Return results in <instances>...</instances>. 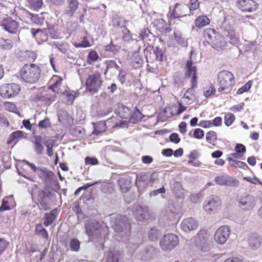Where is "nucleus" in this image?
I'll list each match as a JSON object with an SVG mask.
<instances>
[{"label": "nucleus", "instance_id": "f257e3e1", "mask_svg": "<svg viewBox=\"0 0 262 262\" xmlns=\"http://www.w3.org/2000/svg\"><path fill=\"white\" fill-rule=\"evenodd\" d=\"M111 225L115 233L116 239L126 242L130 235L131 226L128 219L119 214H113L110 216Z\"/></svg>", "mask_w": 262, "mask_h": 262}, {"label": "nucleus", "instance_id": "f03ea898", "mask_svg": "<svg viewBox=\"0 0 262 262\" xmlns=\"http://www.w3.org/2000/svg\"><path fill=\"white\" fill-rule=\"evenodd\" d=\"M40 74V68L34 63L25 64L19 72L21 79L31 84L36 83L39 80Z\"/></svg>", "mask_w": 262, "mask_h": 262}, {"label": "nucleus", "instance_id": "7ed1b4c3", "mask_svg": "<svg viewBox=\"0 0 262 262\" xmlns=\"http://www.w3.org/2000/svg\"><path fill=\"white\" fill-rule=\"evenodd\" d=\"M218 91L229 93L234 83V76L228 71H222L218 74Z\"/></svg>", "mask_w": 262, "mask_h": 262}, {"label": "nucleus", "instance_id": "20e7f679", "mask_svg": "<svg viewBox=\"0 0 262 262\" xmlns=\"http://www.w3.org/2000/svg\"><path fill=\"white\" fill-rule=\"evenodd\" d=\"M85 233L89 236L90 241L100 237L107 231V228L106 227L103 228L99 223L95 220L88 221L85 224Z\"/></svg>", "mask_w": 262, "mask_h": 262}, {"label": "nucleus", "instance_id": "39448f33", "mask_svg": "<svg viewBox=\"0 0 262 262\" xmlns=\"http://www.w3.org/2000/svg\"><path fill=\"white\" fill-rule=\"evenodd\" d=\"M196 247L203 252H208L210 249V234L205 229H201L195 238Z\"/></svg>", "mask_w": 262, "mask_h": 262}, {"label": "nucleus", "instance_id": "423d86ee", "mask_svg": "<svg viewBox=\"0 0 262 262\" xmlns=\"http://www.w3.org/2000/svg\"><path fill=\"white\" fill-rule=\"evenodd\" d=\"M179 244V238L173 233L164 235L160 240L159 246L161 250L165 252L170 251Z\"/></svg>", "mask_w": 262, "mask_h": 262}, {"label": "nucleus", "instance_id": "0eeeda50", "mask_svg": "<svg viewBox=\"0 0 262 262\" xmlns=\"http://www.w3.org/2000/svg\"><path fill=\"white\" fill-rule=\"evenodd\" d=\"M32 198H36L40 204V207L44 210H47L49 209V197L50 192L47 191L46 190H37L33 189L31 193Z\"/></svg>", "mask_w": 262, "mask_h": 262}, {"label": "nucleus", "instance_id": "6e6552de", "mask_svg": "<svg viewBox=\"0 0 262 262\" xmlns=\"http://www.w3.org/2000/svg\"><path fill=\"white\" fill-rule=\"evenodd\" d=\"M221 205L222 202L220 198L216 195H212L204 203L203 208L207 213L212 214L221 209Z\"/></svg>", "mask_w": 262, "mask_h": 262}, {"label": "nucleus", "instance_id": "1a4fd4ad", "mask_svg": "<svg viewBox=\"0 0 262 262\" xmlns=\"http://www.w3.org/2000/svg\"><path fill=\"white\" fill-rule=\"evenodd\" d=\"M101 80L99 73L90 75L86 79L85 85L87 90L92 94L98 92L101 85Z\"/></svg>", "mask_w": 262, "mask_h": 262}, {"label": "nucleus", "instance_id": "9d476101", "mask_svg": "<svg viewBox=\"0 0 262 262\" xmlns=\"http://www.w3.org/2000/svg\"><path fill=\"white\" fill-rule=\"evenodd\" d=\"M20 90V88L17 84H4L0 86V95L3 98H10L16 96Z\"/></svg>", "mask_w": 262, "mask_h": 262}, {"label": "nucleus", "instance_id": "9b49d317", "mask_svg": "<svg viewBox=\"0 0 262 262\" xmlns=\"http://www.w3.org/2000/svg\"><path fill=\"white\" fill-rule=\"evenodd\" d=\"M230 229L227 225L220 227L215 231L214 235L215 242L220 245L224 244L229 238Z\"/></svg>", "mask_w": 262, "mask_h": 262}, {"label": "nucleus", "instance_id": "f8f14e48", "mask_svg": "<svg viewBox=\"0 0 262 262\" xmlns=\"http://www.w3.org/2000/svg\"><path fill=\"white\" fill-rule=\"evenodd\" d=\"M257 200L258 198L257 197L248 195L241 198L239 206L243 210L250 211L254 208Z\"/></svg>", "mask_w": 262, "mask_h": 262}, {"label": "nucleus", "instance_id": "ddd939ff", "mask_svg": "<svg viewBox=\"0 0 262 262\" xmlns=\"http://www.w3.org/2000/svg\"><path fill=\"white\" fill-rule=\"evenodd\" d=\"M1 26L3 30L10 34H16L18 32V23L11 17L4 19Z\"/></svg>", "mask_w": 262, "mask_h": 262}, {"label": "nucleus", "instance_id": "4468645a", "mask_svg": "<svg viewBox=\"0 0 262 262\" xmlns=\"http://www.w3.org/2000/svg\"><path fill=\"white\" fill-rule=\"evenodd\" d=\"M186 74L187 76H192L191 79V89L187 90V93L189 91H192L193 89L196 86V67L194 65V63L191 60H188L186 64Z\"/></svg>", "mask_w": 262, "mask_h": 262}, {"label": "nucleus", "instance_id": "2eb2a0df", "mask_svg": "<svg viewBox=\"0 0 262 262\" xmlns=\"http://www.w3.org/2000/svg\"><path fill=\"white\" fill-rule=\"evenodd\" d=\"M198 226V222L194 218L191 217L184 219L181 224L182 230L185 232H189L192 230H196Z\"/></svg>", "mask_w": 262, "mask_h": 262}, {"label": "nucleus", "instance_id": "dca6fc26", "mask_svg": "<svg viewBox=\"0 0 262 262\" xmlns=\"http://www.w3.org/2000/svg\"><path fill=\"white\" fill-rule=\"evenodd\" d=\"M157 249L154 246L151 245L147 246L142 250L137 258L141 260L146 261L154 256L157 254Z\"/></svg>", "mask_w": 262, "mask_h": 262}, {"label": "nucleus", "instance_id": "f3484780", "mask_svg": "<svg viewBox=\"0 0 262 262\" xmlns=\"http://www.w3.org/2000/svg\"><path fill=\"white\" fill-rule=\"evenodd\" d=\"M238 7L243 12H251L256 10L257 5L253 0H242L238 2Z\"/></svg>", "mask_w": 262, "mask_h": 262}, {"label": "nucleus", "instance_id": "a211bd4d", "mask_svg": "<svg viewBox=\"0 0 262 262\" xmlns=\"http://www.w3.org/2000/svg\"><path fill=\"white\" fill-rule=\"evenodd\" d=\"M215 183L219 185L231 186L236 185L238 181L228 176H218L214 179Z\"/></svg>", "mask_w": 262, "mask_h": 262}, {"label": "nucleus", "instance_id": "6ab92c4d", "mask_svg": "<svg viewBox=\"0 0 262 262\" xmlns=\"http://www.w3.org/2000/svg\"><path fill=\"white\" fill-rule=\"evenodd\" d=\"M134 215L137 220L143 221L149 216L148 209L146 206L137 205L135 208Z\"/></svg>", "mask_w": 262, "mask_h": 262}, {"label": "nucleus", "instance_id": "aec40b11", "mask_svg": "<svg viewBox=\"0 0 262 262\" xmlns=\"http://www.w3.org/2000/svg\"><path fill=\"white\" fill-rule=\"evenodd\" d=\"M216 35V36L215 38H214L213 41L210 45L217 50H222L226 46V41L225 40L224 38L219 33Z\"/></svg>", "mask_w": 262, "mask_h": 262}, {"label": "nucleus", "instance_id": "412c9836", "mask_svg": "<svg viewBox=\"0 0 262 262\" xmlns=\"http://www.w3.org/2000/svg\"><path fill=\"white\" fill-rule=\"evenodd\" d=\"M249 246L253 249H256L260 247L261 244V238L257 234H251L248 239Z\"/></svg>", "mask_w": 262, "mask_h": 262}, {"label": "nucleus", "instance_id": "4be33fe9", "mask_svg": "<svg viewBox=\"0 0 262 262\" xmlns=\"http://www.w3.org/2000/svg\"><path fill=\"white\" fill-rule=\"evenodd\" d=\"M62 80V79L60 77L57 75L54 76L51 80V82H52V83L50 86V89L55 93H61L60 86L61 84Z\"/></svg>", "mask_w": 262, "mask_h": 262}, {"label": "nucleus", "instance_id": "5701e85b", "mask_svg": "<svg viewBox=\"0 0 262 262\" xmlns=\"http://www.w3.org/2000/svg\"><path fill=\"white\" fill-rule=\"evenodd\" d=\"M131 111L128 107L125 105L121 104L118 105V107L116 110L117 114L123 119H127L129 118L131 115Z\"/></svg>", "mask_w": 262, "mask_h": 262}, {"label": "nucleus", "instance_id": "b1692460", "mask_svg": "<svg viewBox=\"0 0 262 262\" xmlns=\"http://www.w3.org/2000/svg\"><path fill=\"white\" fill-rule=\"evenodd\" d=\"M217 34L218 33L214 29L208 28L204 31L203 37L205 41L209 45H211Z\"/></svg>", "mask_w": 262, "mask_h": 262}, {"label": "nucleus", "instance_id": "393cba45", "mask_svg": "<svg viewBox=\"0 0 262 262\" xmlns=\"http://www.w3.org/2000/svg\"><path fill=\"white\" fill-rule=\"evenodd\" d=\"M143 118V115L139 111V110L136 108L135 111L132 113L131 112V115L130 117L128 119L127 121H125V122H127L129 123H137V122L140 121Z\"/></svg>", "mask_w": 262, "mask_h": 262}, {"label": "nucleus", "instance_id": "a878e982", "mask_svg": "<svg viewBox=\"0 0 262 262\" xmlns=\"http://www.w3.org/2000/svg\"><path fill=\"white\" fill-rule=\"evenodd\" d=\"M121 253L118 251L111 250L108 252L106 262H120Z\"/></svg>", "mask_w": 262, "mask_h": 262}, {"label": "nucleus", "instance_id": "bb28decb", "mask_svg": "<svg viewBox=\"0 0 262 262\" xmlns=\"http://www.w3.org/2000/svg\"><path fill=\"white\" fill-rule=\"evenodd\" d=\"M118 185L122 192H127L131 187V181L127 179L121 178L118 181Z\"/></svg>", "mask_w": 262, "mask_h": 262}, {"label": "nucleus", "instance_id": "cd10ccee", "mask_svg": "<svg viewBox=\"0 0 262 262\" xmlns=\"http://www.w3.org/2000/svg\"><path fill=\"white\" fill-rule=\"evenodd\" d=\"M209 18L204 15L199 16L195 20V25L199 29L209 25Z\"/></svg>", "mask_w": 262, "mask_h": 262}, {"label": "nucleus", "instance_id": "c85d7f7f", "mask_svg": "<svg viewBox=\"0 0 262 262\" xmlns=\"http://www.w3.org/2000/svg\"><path fill=\"white\" fill-rule=\"evenodd\" d=\"M42 13L40 15L34 14L29 12H27L26 14L27 17L29 18L33 23L39 25L43 23L44 17L42 16Z\"/></svg>", "mask_w": 262, "mask_h": 262}, {"label": "nucleus", "instance_id": "c756f323", "mask_svg": "<svg viewBox=\"0 0 262 262\" xmlns=\"http://www.w3.org/2000/svg\"><path fill=\"white\" fill-rule=\"evenodd\" d=\"M38 176L42 177L44 179V180L47 182H50L51 181H53L54 178L55 177L54 174L52 172L48 171L46 168L40 169V173H38Z\"/></svg>", "mask_w": 262, "mask_h": 262}, {"label": "nucleus", "instance_id": "7c9ffc66", "mask_svg": "<svg viewBox=\"0 0 262 262\" xmlns=\"http://www.w3.org/2000/svg\"><path fill=\"white\" fill-rule=\"evenodd\" d=\"M68 9L67 10V14L71 16L78 9L79 2L77 0H68Z\"/></svg>", "mask_w": 262, "mask_h": 262}, {"label": "nucleus", "instance_id": "2f4dec72", "mask_svg": "<svg viewBox=\"0 0 262 262\" xmlns=\"http://www.w3.org/2000/svg\"><path fill=\"white\" fill-rule=\"evenodd\" d=\"M25 133L20 130H17L13 132L10 137L9 140L8 141V144H11L13 142L16 143L19 139L26 138L24 136Z\"/></svg>", "mask_w": 262, "mask_h": 262}, {"label": "nucleus", "instance_id": "473e14b6", "mask_svg": "<svg viewBox=\"0 0 262 262\" xmlns=\"http://www.w3.org/2000/svg\"><path fill=\"white\" fill-rule=\"evenodd\" d=\"M173 36L176 42L179 45L182 47L187 46V41L183 36L182 34L179 31H174Z\"/></svg>", "mask_w": 262, "mask_h": 262}, {"label": "nucleus", "instance_id": "72a5a7b5", "mask_svg": "<svg viewBox=\"0 0 262 262\" xmlns=\"http://www.w3.org/2000/svg\"><path fill=\"white\" fill-rule=\"evenodd\" d=\"M42 138L40 136H36L34 137V150L38 154H42L43 152L44 148L42 145Z\"/></svg>", "mask_w": 262, "mask_h": 262}, {"label": "nucleus", "instance_id": "f704fd0d", "mask_svg": "<svg viewBox=\"0 0 262 262\" xmlns=\"http://www.w3.org/2000/svg\"><path fill=\"white\" fill-rule=\"evenodd\" d=\"M27 2L29 7L34 11H37L43 5L42 0H27Z\"/></svg>", "mask_w": 262, "mask_h": 262}, {"label": "nucleus", "instance_id": "c9c22d12", "mask_svg": "<svg viewBox=\"0 0 262 262\" xmlns=\"http://www.w3.org/2000/svg\"><path fill=\"white\" fill-rule=\"evenodd\" d=\"M227 160L228 161L231 162L230 165L232 166L238 167L245 170L248 169L249 168L248 165L245 162L235 160L231 157H228Z\"/></svg>", "mask_w": 262, "mask_h": 262}, {"label": "nucleus", "instance_id": "e433bc0d", "mask_svg": "<svg viewBox=\"0 0 262 262\" xmlns=\"http://www.w3.org/2000/svg\"><path fill=\"white\" fill-rule=\"evenodd\" d=\"M35 234L40 236L45 239H47L48 238V233L41 224H38L35 227Z\"/></svg>", "mask_w": 262, "mask_h": 262}, {"label": "nucleus", "instance_id": "4c0bfd02", "mask_svg": "<svg viewBox=\"0 0 262 262\" xmlns=\"http://www.w3.org/2000/svg\"><path fill=\"white\" fill-rule=\"evenodd\" d=\"M76 93L74 91L66 92L62 94V95L64 97L66 103L68 104H72L75 99Z\"/></svg>", "mask_w": 262, "mask_h": 262}, {"label": "nucleus", "instance_id": "58836bf2", "mask_svg": "<svg viewBox=\"0 0 262 262\" xmlns=\"http://www.w3.org/2000/svg\"><path fill=\"white\" fill-rule=\"evenodd\" d=\"M106 124L104 122H99L94 125L93 134L98 135L104 132L106 130Z\"/></svg>", "mask_w": 262, "mask_h": 262}, {"label": "nucleus", "instance_id": "ea45409f", "mask_svg": "<svg viewBox=\"0 0 262 262\" xmlns=\"http://www.w3.org/2000/svg\"><path fill=\"white\" fill-rule=\"evenodd\" d=\"M157 26L159 30L163 33H168L170 32V29L168 25L166 24V21L162 19L158 20Z\"/></svg>", "mask_w": 262, "mask_h": 262}, {"label": "nucleus", "instance_id": "a19ab883", "mask_svg": "<svg viewBox=\"0 0 262 262\" xmlns=\"http://www.w3.org/2000/svg\"><path fill=\"white\" fill-rule=\"evenodd\" d=\"M161 235L160 231L156 228H152L148 233V238L150 241H156L160 235Z\"/></svg>", "mask_w": 262, "mask_h": 262}, {"label": "nucleus", "instance_id": "79ce46f5", "mask_svg": "<svg viewBox=\"0 0 262 262\" xmlns=\"http://www.w3.org/2000/svg\"><path fill=\"white\" fill-rule=\"evenodd\" d=\"M13 47L10 39L0 38V48L4 50H10Z\"/></svg>", "mask_w": 262, "mask_h": 262}, {"label": "nucleus", "instance_id": "37998d69", "mask_svg": "<svg viewBox=\"0 0 262 262\" xmlns=\"http://www.w3.org/2000/svg\"><path fill=\"white\" fill-rule=\"evenodd\" d=\"M54 144V141L51 139H48L44 142V144L47 148V154L50 157L53 155V147Z\"/></svg>", "mask_w": 262, "mask_h": 262}, {"label": "nucleus", "instance_id": "c03bdc74", "mask_svg": "<svg viewBox=\"0 0 262 262\" xmlns=\"http://www.w3.org/2000/svg\"><path fill=\"white\" fill-rule=\"evenodd\" d=\"M206 141L209 144L214 145L217 139L216 133L214 131H209L206 134Z\"/></svg>", "mask_w": 262, "mask_h": 262}, {"label": "nucleus", "instance_id": "a18cd8bd", "mask_svg": "<svg viewBox=\"0 0 262 262\" xmlns=\"http://www.w3.org/2000/svg\"><path fill=\"white\" fill-rule=\"evenodd\" d=\"M70 248L72 251L77 252L80 249V242L76 238H73L70 242Z\"/></svg>", "mask_w": 262, "mask_h": 262}, {"label": "nucleus", "instance_id": "49530a36", "mask_svg": "<svg viewBox=\"0 0 262 262\" xmlns=\"http://www.w3.org/2000/svg\"><path fill=\"white\" fill-rule=\"evenodd\" d=\"M55 217L53 212H51L49 213H46L45 215V222L44 225L46 227H48L50 224H51L54 220H55Z\"/></svg>", "mask_w": 262, "mask_h": 262}, {"label": "nucleus", "instance_id": "de8ad7c7", "mask_svg": "<svg viewBox=\"0 0 262 262\" xmlns=\"http://www.w3.org/2000/svg\"><path fill=\"white\" fill-rule=\"evenodd\" d=\"M235 120L234 115L231 113H227L224 117L225 124L227 126H230Z\"/></svg>", "mask_w": 262, "mask_h": 262}, {"label": "nucleus", "instance_id": "09e8293b", "mask_svg": "<svg viewBox=\"0 0 262 262\" xmlns=\"http://www.w3.org/2000/svg\"><path fill=\"white\" fill-rule=\"evenodd\" d=\"M99 58V55L98 53L94 50L91 51L88 55V62L90 64H92L94 62L96 61Z\"/></svg>", "mask_w": 262, "mask_h": 262}, {"label": "nucleus", "instance_id": "8fccbe9b", "mask_svg": "<svg viewBox=\"0 0 262 262\" xmlns=\"http://www.w3.org/2000/svg\"><path fill=\"white\" fill-rule=\"evenodd\" d=\"M252 86V82L251 81H249L245 84H244L242 87L239 88L237 92V94H242L244 92L248 91Z\"/></svg>", "mask_w": 262, "mask_h": 262}, {"label": "nucleus", "instance_id": "3c124183", "mask_svg": "<svg viewBox=\"0 0 262 262\" xmlns=\"http://www.w3.org/2000/svg\"><path fill=\"white\" fill-rule=\"evenodd\" d=\"M154 53L156 56V59L158 61H161L163 60L164 57V51L162 49H160L158 47H156L154 50Z\"/></svg>", "mask_w": 262, "mask_h": 262}, {"label": "nucleus", "instance_id": "603ef678", "mask_svg": "<svg viewBox=\"0 0 262 262\" xmlns=\"http://www.w3.org/2000/svg\"><path fill=\"white\" fill-rule=\"evenodd\" d=\"M215 92V89L214 88L212 85H211L204 89V95L205 97L207 98L210 96L211 95H213Z\"/></svg>", "mask_w": 262, "mask_h": 262}, {"label": "nucleus", "instance_id": "864d4df0", "mask_svg": "<svg viewBox=\"0 0 262 262\" xmlns=\"http://www.w3.org/2000/svg\"><path fill=\"white\" fill-rule=\"evenodd\" d=\"M53 46L57 48L58 50L62 53H65L67 51V45L65 43L54 42L53 43Z\"/></svg>", "mask_w": 262, "mask_h": 262}, {"label": "nucleus", "instance_id": "5fc2aeb1", "mask_svg": "<svg viewBox=\"0 0 262 262\" xmlns=\"http://www.w3.org/2000/svg\"><path fill=\"white\" fill-rule=\"evenodd\" d=\"M150 34V31L147 28H144L141 30L139 33V38L141 40L144 41Z\"/></svg>", "mask_w": 262, "mask_h": 262}, {"label": "nucleus", "instance_id": "6e6d98bb", "mask_svg": "<svg viewBox=\"0 0 262 262\" xmlns=\"http://www.w3.org/2000/svg\"><path fill=\"white\" fill-rule=\"evenodd\" d=\"M9 242L4 238H0V255L7 248Z\"/></svg>", "mask_w": 262, "mask_h": 262}, {"label": "nucleus", "instance_id": "4d7b16f0", "mask_svg": "<svg viewBox=\"0 0 262 262\" xmlns=\"http://www.w3.org/2000/svg\"><path fill=\"white\" fill-rule=\"evenodd\" d=\"M123 39L124 41L128 42L132 40V34L130 31L126 28H124V30L123 31Z\"/></svg>", "mask_w": 262, "mask_h": 262}, {"label": "nucleus", "instance_id": "13d9d810", "mask_svg": "<svg viewBox=\"0 0 262 262\" xmlns=\"http://www.w3.org/2000/svg\"><path fill=\"white\" fill-rule=\"evenodd\" d=\"M119 74L118 79L121 84L125 82L126 80L127 73L125 71L119 70Z\"/></svg>", "mask_w": 262, "mask_h": 262}, {"label": "nucleus", "instance_id": "bf43d9fd", "mask_svg": "<svg viewBox=\"0 0 262 262\" xmlns=\"http://www.w3.org/2000/svg\"><path fill=\"white\" fill-rule=\"evenodd\" d=\"M45 30H42L40 29H35L34 28H32L31 30V32L33 37H37V36L39 34H40V36H41V35H44L45 34Z\"/></svg>", "mask_w": 262, "mask_h": 262}, {"label": "nucleus", "instance_id": "052dcab7", "mask_svg": "<svg viewBox=\"0 0 262 262\" xmlns=\"http://www.w3.org/2000/svg\"><path fill=\"white\" fill-rule=\"evenodd\" d=\"M4 107L6 110L9 112H15L17 110L15 105L12 102L5 103Z\"/></svg>", "mask_w": 262, "mask_h": 262}, {"label": "nucleus", "instance_id": "680f3d73", "mask_svg": "<svg viewBox=\"0 0 262 262\" xmlns=\"http://www.w3.org/2000/svg\"><path fill=\"white\" fill-rule=\"evenodd\" d=\"M204 135V131L200 128H196L194 130L193 136L198 139H202Z\"/></svg>", "mask_w": 262, "mask_h": 262}, {"label": "nucleus", "instance_id": "e2e57ef3", "mask_svg": "<svg viewBox=\"0 0 262 262\" xmlns=\"http://www.w3.org/2000/svg\"><path fill=\"white\" fill-rule=\"evenodd\" d=\"M39 127L42 128H46L50 126V122L49 119H45L40 121L38 123Z\"/></svg>", "mask_w": 262, "mask_h": 262}, {"label": "nucleus", "instance_id": "0e129e2a", "mask_svg": "<svg viewBox=\"0 0 262 262\" xmlns=\"http://www.w3.org/2000/svg\"><path fill=\"white\" fill-rule=\"evenodd\" d=\"M170 141L175 144H178L180 141V139L179 135L177 133H172L169 137Z\"/></svg>", "mask_w": 262, "mask_h": 262}, {"label": "nucleus", "instance_id": "69168bd1", "mask_svg": "<svg viewBox=\"0 0 262 262\" xmlns=\"http://www.w3.org/2000/svg\"><path fill=\"white\" fill-rule=\"evenodd\" d=\"M235 150L237 153L243 154L246 152V147L242 144H237L235 147Z\"/></svg>", "mask_w": 262, "mask_h": 262}, {"label": "nucleus", "instance_id": "338daca9", "mask_svg": "<svg viewBox=\"0 0 262 262\" xmlns=\"http://www.w3.org/2000/svg\"><path fill=\"white\" fill-rule=\"evenodd\" d=\"M199 6L198 0H190L189 9L191 11L196 10Z\"/></svg>", "mask_w": 262, "mask_h": 262}, {"label": "nucleus", "instance_id": "774afa93", "mask_svg": "<svg viewBox=\"0 0 262 262\" xmlns=\"http://www.w3.org/2000/svg\"><path fill=\"white\" fill-rule=\"evenodd\" d=\"M199 125L203 128H209L212 126V122L210 120H203L200 122Z\"/></svg>", "mask_w": 262, "mask_h": 262}]
</instances>
